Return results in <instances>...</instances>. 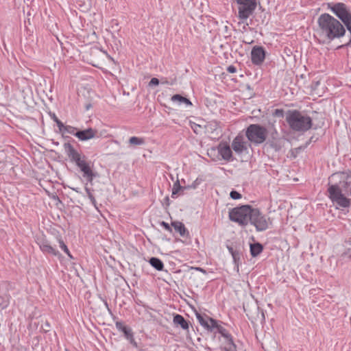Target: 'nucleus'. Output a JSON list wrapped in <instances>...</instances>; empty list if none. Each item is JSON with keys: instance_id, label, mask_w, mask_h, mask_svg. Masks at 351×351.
<instances>
[{"instance_id": "bb28decb", "label": "nucleus", "mask_w": 351, "mask_h": 351, "mask_svg": "<svg viewBox=\"0 0 351 351\" xmlns=\"http://www.w3.org/2000/svg\"><path fill=\"white\" fill-rule=\"evenodd\" d=\"M183 190V188L180 186L179 181H176L173 187L172 190V197H174V195H176L179 191Z\"/></svg>"}, {"instance_id": "39448f33", "label": "nucleus", "mask_w": 351, "mask_h": 351, "mask_svg": "<svg viewBox=\"0 0 351 351\" xmlns=\"http://www.w3.org/2000/svg\"><path fill=\"white\" fill-rule=\"evenodd\" d=\"M252 208L248 205L234 208L229 213L230 219L241 226H246L250 221Z\"/></svg>"}, {"instance_id": "58836bf2", "label": "nucleus", "mask_w": 351, "mask_h": 351, "mask_svg": "<svg viewBox=\"0 0 351 351\" xmlns=\"http://www.w3.org/2000/svg\"><path fill=\"white\" fill-rule=\"evenodd\" d=\"M275 115L277 116V117H282L283 116V110H282L276 109L275 110Z\"/></svg>"}, {"instance_id": "ea45409f", "label": "nucleus", "mask_w": 351, "mask_h": 351, "mask_svg": "<svg viewBox=\"0 0 351 351\" xmlns=\"http://www.w3.org/2000/svg\"><path fill=\"white\" fill-rule=\"evenodd\" d=\"M88 197H89V199H90L91 202H92L94 205H95L96 201H95V197H93V195L92 194H89Z\"/></svg>"}, {"instance_id": "cd10ccee", "label": "nucleus", "mask_w": 351, "mask_h": 351, "mask_svg": "<svg viewBox=\"0 0 351 351\" xmlns=\"http://www.w3.org/2000/svg\"><path fill=\"white\" fill-rule=\"evenodd\" d=\"M77 130L76 128L70 126V125H64V128H63L64 132H66L69 134H75V131Z\"/></svg>"}, {"instance_id": "f03ea898", "label": "nucleus", "mask_w": 351, "mask_h": 351, "mask_svg": "<svg viewBox=\"0 0 351 351\" xmlns=\"http://www.w3.org/2000/svg\"><path fill=\"white\" fill-rule=\"evenodd\" d=\"M328 197L331 201L342 208H348L350 205L351 189H348V182L340 185L332 184L328 189Z\"/></svg>"}, {"instance_id": "c9c22d12", "label": "nucleus", "mask_w": 351, "mask_h": 351, "mask_svg": "<svg viewBox=\"0 0 351 351\" xmlns=\"http://www.w3.org/2000/svg\"><path fill=\"white\" fill-rule=\"evenodd\" d=\"M228 250L231 253L233 258L235 260L237 258V256L238 255V253L233 250V248L231 247H228Z\"/></svg>"}, {"instance_id": "72a5a7b5", "label": "nucleus", "mask_w": 351, "mask_h": 351, "mask_svg": "<svg viewBox=\"0 0 351 351\" xmlns=\"http://www.w3.org/2000/svg\"><path fill=\"white\" fill-rule=\"evenodd\" d=\"M343 257L351 258V248H348L343 254Z\"/></svg>"}, {"instance_id": "f704fd0d", "label": "nucleus", "mask_w": 351, "mask_h": 351, "mask_svg": "<svg viewBox=\"0 0 351 351\" xmlns=\"http://www.w3.org/2000/svg\"><path fill=\"white\" fill-rule=\"evenodd\" d=\"M160 225L162 226H163L167 230L169 231V232H171L172 231V229L170 227V226L169 225V223H167V222L165 221H162L160 223Z\"/></svg>"}, {"instance_id": "a211bd4d", "label": "nucleus", "mask_w": 351, "mask_h": 351, "mask_svg": "<svg viewBox=\"0 0 351 351\" xmlns=\"http://www.w3.org/2000/svg\"><path fill=\"white\" fill-rule=\"evenodd\" d=\"M150 265L158 271H162L164 267L163 263L158 258L152 257L149 259Z\"/></svg>"}, {"instance_id": "5701e85b", "label": "nucleus", "mask_w": 351, "mask_h": 351, "mask_svg": "<svg viewBox=\"0 0 351 351\" xmlns=\"http://www.w3.org/2000/svg\"><path fill=\"white\" fill-rule=\"evenodd\" d=\"M196 317L199 324L207 329V327H208L209 317L205 319L202 315L197 313H196Z\"/></svg>"}, {"instance_id": "49530a36", "label": "nucleus", "mask_w": 351, "mask_h": 351, "mask_svg": "<svg viewBox=\"0 0 351 351\" xmlns=\"http://www.w3.org/2000/svg\"><path fill=\"white\" fill-rule=\"evenodd\" d=\"M45 325H46V328L49 327V323H48V322H46V323H45Z\"/></svg>"}, {"instance_id": "aec40b11", "label": "nucleus", "mask_w": 351, "mask_h": 351, "mask_svg": "<svg viewBox=\"0 0 351 351\" xmlns=\"http://www.w3.org/2000/svg\"><path fill=\"white\" fill-rule=\"evenodd\" d=\"M171 100L173 101H178L180 104L181 103H184L187 106H191L192 105V103L190 101L189 99H188L186 97H184L181 96L180 95H174L171 97Z\"/></svg>"}, {"instance_id": "393cba45", "label": "nucleus", "mask_w": 351, "mask_h": 351, "mask_svg": "<svg viewBox=\"0 0 351 351\" xmlns=\"http://www.w3.org/2000/svg\"><path fill=\"white\" fill-rule=\"evenodd\" d=\"M220 325L218 324L217 322L212 318H209L208 327H207L208 330H213L214 329H218Z\"/></svg>"}, {"instance_id": "b1692460", "label": "nucleus", "mask_w": 351, "mask_h": 351, "mask_svg": "<svg viewBox=\"0 0 351 351\" xmlns=\"http://www.w3.org/2000/svg\"><path fill=\"white\" fill-rule=\"evenodd\" d=\"M227 340V343L225 347L227 351H236V346L233 343V341L231 337H228Z\"/></svg>"}, {"instance_id": "f257e3e1", "label": "nucleus", "mask_w": 351, "mask_h": 351, "mask_svg": "<svg viewBox=\"0 0 351 351\" xmlns=\"http://www.w3.org/2000/svg\"><path fill=\"white\" fill-rule=\"evenodd\" d=\"M318 27L316 34L319 43H325L342 37L346 29L337 19L329 14H322L317 19Z\"/></svg>"}, {"instance_id": "37998d69", "label": "nucleus", "mask_w": 351, "mask_h": 351, "mask_svg": "<svg viewBox=\"0 0 351 351\" xmlns=\"http://www.w3.org/2000/svg\"><path fill=\"white\" fill-rule=\"evenodd\" d=\"M195 269L196 270H199V271H202V272H203V273H204V274L206 273V271H205L204 269H203L200 268V267H195Z\"/></svg>"}, {"instance_id": "a878e982", "label": "nucleus", "mask_w": 351, "mask_h": 351, "mask_svg": "<svg viewBox=\"0 0 351 351\" xmlns=\"http://www.w3.org/2000/svg\"><path fill=\"white\" fill-rule=\"evenodd\" d=\"M50 115L53 120L56 123L60 131L62 132L63 128H64V124L58 119L54 113L51 114Z\"/></svg>"}, {"instance_id": "e433bc0d", "label": "nucleus", "mask_w": 351, "mask_h": 351, "mask_svg": "<svg viewBox=\"0 0 351 351\" xmlns=\"http://www.w3.org/2000/svg\"><path fill=\"white\" fill-rule=\"evenodd\" d=\"M227 71L229 73H235L237 71V69H236V68L234 66L230 65V66H228Z\"/></svg>"}, {"instance_id": "a19ab883", "label": "nucleus", "mask_w": 351, "mask_h": 351, "mask_svg": "<svg viewBox=\"0 0 351 351\" xmlns=\"http://www.w3.org/2000/svg\"><path fill=\"white\" fill-rule=\"evenodd\" d=\"M88 197H89V199H90L91 202H92L94 205H95L96 201H95V197H93V195L92 194H89Z\"/></svg>"}, {"instance_id": "f3484780", "label": "nucleus", "mask_w": 351, "mask_h": 351, "mask_svg": "<svg viewBox=\"0 0 351 351\" xmlns=\"http://www.w3.org/2000/svg\"><path fill=\"white\" fill-rule=\"evenodd\" d=\"M173 323L176 325L180 326V327L184 330H187L189 328L188 322L180 315H176L174 316Z\"/></svg>"}, {"instance_id": "a18cd8bd", "label": "nucleus", "mask_w": 351, "mask_h": 351, "mask_svg": "<svg viewBox=\"0 0 351 351\" xmlns=\"http://www.w3.org/2000/svg\"><path fill=\"white\" fill-rule=\"evenodd\" d=\"M70 258H73L72 255L71 254L70 252L69 251V254H66Z\"/></svg>"}, {"instance_id": "4c0bfd02", "label": "nucleus", "mask_w": 351, "mask_h": 351, "mask_svg": "<svg viewBox=\"0 0 351 351\" xmlns=\"http://www.w3.org/2000/svg\"><path fill=\"white\" fill-rule=\"evenodd\" d=\"M176 82V79L173 80L171 82H169L167 80H162V84H170V85H173Z\"/></svg>"}, {"instance_id": "412c9836", "label": "nucleus", "mask_w": 351, "mask_h": 351, "mask_svg": "<svg viewBox=\"0 0 351 351\" xmlns=\"http://www.w3.org/2000/svg\"><path fill=\"white\" fill-rule=\"evenodd\" d=\"M83 173V177L85 178L87 182L92 183L94 178L95 177V174L93 173L92 169L89 168L88 169L84 171Z\"/></svg>"}, {"instance_id": "c85d7f7f", "label": "nucleus", "mask_w": 351, "mask_h": 351, "mask_svg": "<svg viewBox=\"0 0 351 351\" xmlns=\"http://www.w3.org/2000/svg\"><path fill=\"white\" fill-rule=\"evenodd\" d=\"M8 296L2 297L0 295V306H2L3 308H5L8 306Z\"/></svg>"}, {"instance_id": "c03bdc74", "label": "nucleus", "mask_w": 351, "mask_h": 351, "mask_svg": "<svg viewBox=\"0 0 351 351\" xmlns=\"http://www.w3.org/2000/svg\"><path fill=\"white\" fill-rule=\"evenodd\" d=\"M72 190L76 191L77 193H80V191L78 190V189H75V188H71Z\"/></svg>"}, {"instance_id": "473e14b6", "label": "nucleus", "mask_w": 351, "mask_h": 351, "mask_svg": "<svg viewBox=\"0 0 351 351\" xmlns=\"http://www.w3.org/2000/svg\"><path fill=\"white\" fill-rule=\"evenodd\" d=\"M159 83H160V81H159V80L158 78L153 77L149 81V86H157V85L159 84Z\"/></svg>"}, {"instance_id": "de8ad7c7", "label": "nucleus", "mask_w": 351, "mask_h": 351, "mask_svg": "<svg viewBox=\"0 0 351 351\" xmlns=\"http://www.w3.org/2000/svg\"><path fill=\"white\" fill-rule=\"evenodd\" d=\"M350 43H351V38H350Z\"/></svg>"}, {"instance_id": "1a4fd4ad", "label": "nucleus", "mask_w": 351, "mask_h": 351, "mask_svg": "<svg viewBox=\"0 0 351 351\" xmlns=\"http://www.w3.org/2000/svg\"><path fill=\"white\" fill-rule=\"evenodd\" d=\"M239 5V17L241 19H247L252 15L256 9V0H236Z\"/></svg>"}, {"instance_id": "2eb2a0df", "label": "nucleus", "mask_w": 351, "mask_h": 351, "mask_svg": "<svg viewBox=\"0 0 351 351\" xmlns=\"http://www.w3.org/2000/svg\"><path fill=\"white\" fill-rule=\"evenodd\" d=\"M171 226L181 237L186 238L189 237V232L183 223L180 221H173L171 223Z\"/></svg>"}, {"instance_id": "20e7f679", "label": "nucleus", "mask_w": 351, "mask_h": 351, "mask_svg": "<svg viewBox=\"0 0 351 351\" xmlns=\"http://www.w3.org/2000/svg\"><path fill=\"white\" fill-rule=\"evenodd\" d=\"M245 135L249 141L258 145L266 140L267 131L265 128L260 125L251 124L247 128Z\"/></svg>"}, {"instance_id": "7c9ffc66", "label": "nucleus", "mask_w": 351, "mask_h": 351, "mask_svg": "<svg viewBox=\"0 0 351 351\" xmlns=\"http://www.w3.org/2000/svg\"><path fill=\"white\" fill-rule=\"evenodd\" d=\"M230 195L234 199H238L241 197V195L236 191H231Z\"/></svg>"}, {"instance_id": "79ce46f5", "label": "nucleus", "mask_w": 351, "mask_h": 351, "mask_svg": "<svg viewBox=\"0 0 351 351\" xmlns=\"http://www.w3.org/2000/svg\"><path fill=\"white\" fill-rule=\"evenodd\" d=\"M85 190H86V192L87 193L88 196L89 195V194H92L90 193V190L88 187L86 186Z\"/></svg>"}, {"instance_id": "ddd939ff", "label": "nucleus", "mask_w": 351, "mask_h": 351, "mask_svg": "<svg viewBox=\"0 0 351 351\" xmlns=\"http://www.w3.org/2000/svg\"><path fill=\"white\" fill-rule=\"evenodd\" d=\"M98 132L93 128H88L84 130L77 131L74 135L80 141H84L98 137Z\"/></svg>"}, {"instance_id": "7ed1b4c3", "label": "nucleus", "mask_w": 351, "mask_h": 351, "mask_svg": "<svg viewBox=\"0 0 351 351\" xmlns=\"http://www.w3.org/2000/svg\"><path fill=\"white\" fill-rule=\"evenodd\" d=\"M286 121L289 127L296 132H306L312 126L310 117L302 114L298 110H289L286 116Z\"/></svg>"}, {"instance_id": "423d86ee", "label": "nucleus", "mask_w": 351, "mask_h": 351, "mask_svg": "<svg viewBox=\"0 0 351 351\" xmlns=\"http://www.w3.org/2000/svg\"><path fill=\"white\" fill-rule=\"evenodd\" d=\"M64 147L70 160L76 164L82 172L90 168L86 161V157L80 154L70 143H65Z\"/></svg>"}, {"instance_id": "6ab92c4d", "label": "nucleus", "mask_w": 351, "mask_h": 351, "mask_svg": "<svg viewBox=\"0 0 351 351\" xmlns=\"http://www.w3.org/2000/svg\"><path fill=\"white\" fill-rule=\"evenodd\" d=\"M263 251V246L259 243L250 244V252L253 257L258 256Z\"/></svg>"}, {"instance_id": "dca6fc26", "label": "nucleus", "mask_w": 351, "mask_h": 351, "mask_svg": "<svg viewBox=\"0 0 351 351\" xmlns=\"http://www.w3.org/2000/svg\"><path fill=\"white\" fill-rule=\"evenodd\" d=\"M40 248L45 253L51 254L54 256H58L59 254L58 252L52 246H51L47 242H43L40 243Z\"/></svg>"}, {"instance_id": "9b49d317", "label": "nucleus", "mask_w": 351, "mask_h": 351, "mask_svg": "<svg viewBox=\"0 0 351 351\" xmlns=\"http://www.w3.org/2000/svg\"><path fill=\"white\" fill-rule=\"evenodd\" d=\"M265 58V53L263 47H254L251 51V59L253 64L260 65Z\"/></svg>"}, {"instance_id": "6e6552de", "label": "nucleus", "mask_w": 351, "mask_h": 351, "mask_svg": "<svg viewBox=\"0 0 351 351\" xmlns=\"http://www.w3.org/2000/svg\"><path fill=\"white\" fill-rule=\"evenodd\" d=\"M330 9L351 32V12L347 6L343 3H337L330 7Z\"/></svg>"}, {"instance_id": "f8f14e48", "label": "nucleus", "mask_w": 351, "mask_h": 351, "mask_svg": "<svg viewBox=\"0 0 351 351\" xmlns=\"http://www.w3.org/2000/svg\"><path fill=\"white\" fill-rule=\"evenodd\" d=\"M117 328L123 332L125 337L132 344L134 347H137V343L135 341L134 335L132 329L124 326L121 322H117L115 323Z\"/></svg>"}, {"instance_id": "4468645a", "label": "nucleus", "mask_w": 351, "mask_h": 351, "mask_svg": "<svg viewBox=\"0 0 351 351\" xmlns=\"http://www.w3.org/2000/svg\"><path fill=\"white\" fill-rule=\"evenodd\" d=\"M218 152L223 160L227 161L232 160V152L229 145L220 144L218 147Z\"/></svg>"}, {"instance_id": "0eeeda50", "label": "nucleus", "mask_w": 351, "mask_h": 351, "mask_svg": "<svg viewBox=\"0 0 351 351\" xmlns=\"http://www.w3.org/2000/svg\"><path fill=\"white\" fill-rule=\"evenodd\" d=\"M251 224L256 227L257 231H264L269 228L271 221L269 217L262 214L258 209L252 208L250 216Z\"/></svg>"}, {"instance_id": "9d476101", "label": "nucleus", "mask_w": 351, "mask_h": 351, "mask_svg": "<svg viewBox=\"0 0 351 351\" xmlns=\"http://www.w3.org/2000/svg\"><path fill=\"white\" fill-rule=\"evenodd\" d=\"M247 142L245 141L244 136L238 135L232 141L231 147L235 153L241 154L244 152L247 151Z\"/></svg>"}, {"instance_id": "4be33fe9", "label": "nucleus", "mask_w": 351, "mask_h": 351, "mask_svg": "<svg viewBox=\"0 0 351 351\" xmlns=\"http://www.w3.org/2000/svg\"><path fill=\"white\" fill-rule=\"evenodd\" d=\"M129 143L131 145H143L145 143V140L143 138L132 136L129 139Z\"/></svg>"}, {"instance_id": "2f4dec72", "label": "nucleus", "mask_w": 351, "mask_h": 351, "mask_svg": "<svg viewBox=\"0 0 351 351\" xmlns=\"http://www.w3.org/2000/svg\"><path fill=\"white\" fill-rule=\"evenodd\" d=\"M59 243H60V247L66 253V254H69V249L67 247V246L65 245V243H64L63 241L62 240H60L59 241Z\"/></svg>"}, {"instance_id": "c756f323", "label": "nucleus", "mask_w": 351, "mask_h": 351, "mask_svg": "<svg viewBox=\"0 0 351 351\" xmlns=\"http://www.w3.org/2000/svg\"><path fill=\"white\" fill-rule=\"evenodd\" d=\"M217 330L220 334H221L222 336H223L226 339H228V337H231L230 335H229L228 333L227 332L226 330L223 327H222L221 326L218 327V329Z\"/></svg>"}]
</instances>
